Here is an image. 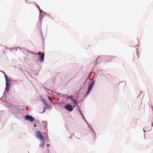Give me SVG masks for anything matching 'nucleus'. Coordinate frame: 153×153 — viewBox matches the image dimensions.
Here are the masks:
<instances>
[{
  "label": "nucleus",
  "instance_id": "1",
  "mask_svg": "<svg viewBox=\"0 0 153 153\" xmlns=\"http://www.w3.org/2000/svg\"><path fill=\"white\" fill-rule=\"evenodd\" d=\"M36 137L41 142L39 146L40 147L43 148L45 144V140L44 135L42 134L39 131H37L36 133Z\"/></svg>",
  "mask_w": 153,
  "mask_h": 153
},
{
  "label": "nucleus",
  "instance_id": "2",
  "mask_svg": "<svg viewBox=\"0 0 153 153\" xmlns=\"http://www.w3.org/2000/svg\"><path fill=\"white\" fill-rule=\"evenodd\" d=\"M94 84V81H93L91 82H89L88 86V89L86 95H88L89 94L92 89L93 87Z\"/></svg>",
  "mask_w": 153,
  "mask_h": 153
},
{
  "label": "nucleus",
  "instance_id": "3",
  "mask_svg": "<svg viewBox=\"0 0 153 153\" xmlns=\"http://www.w3.org/2000/svg\"><path fill=\"white\" fill-rule=\"evenodd\" d=\"M26 120L27 121H30V122H33L34 120V118L30 115H27L25 117Z\"/></svg>",
  "mask_w": 153,
  "mask_h": 153
},
{
  "label": "nucleus",
  "instance_id": "4",
  "mask_svg": "<svg viewBox=\"0 0 153 153\" xmlns=\"http://www.w3.org/2000/svg\"><path fill=\"white\" fill-rule=\"evenodd\" d=\"M65 108L68 111H71L73 110L72 106L70 105H66L65 106Z\"/></svg>",
  "mask_w": 153,
  "mask_h": 153
},
{
  "label": "nucleus",
  "instance_id": "5",
  "mask_svg": "<svg viewBox=\"0 0 153 153\" xmlns=\"http://www.w3.org/2000/svg\"><path fill=\"white\" fill-rule=\"evenodd\" d=\"M44 53H43L41 55L39 58V61L41 62L44 61Z\"/></svg>",
  "mask_w": 153,
  "mask_h": 153
},
{
  "label": "nucleus",
  "instance_id": "6",
  "mask_svg": "<svg viewBox=\"0 0 153 153\" xmlns=\"http://www.w3.org/2000/svg\"><path fill=\"white\" fill-rule=\"evenodd\" d=\"M5 77L6 80V84L7 86H10L9 81L7 79V76L5 74Z\"/></svg>",
  "mask_w": 153,
  "mask_h": 153
},
{
  "label": "nucleus",
  "instance_id": "7",
  "mask_svg": "<svg viewBox=\"0 0 153 153\" xmlns=\"http://www.w3.org/2000/svg\"><path fill=\"white\" fill-rule=\"evenodd\" d=\"M10 86H6L5 91H7V92H8L9 91L10 89Z\"/></svg>",
  "mask_w": 153,
  "mask_h": 153
},
{
  "label": "nucleus",
  "instance_id": "8",
  "mask_svg": "<svg viewBox=\"0 0 153 153\" xmlns=\"http://www.w3.org/2000/svg\"><path fill=\"white\" fill-rule=\"evenodd\" d=\"M36 5L37 7L39 9V10L40 11L41 9H40V8L39 7V6L37 4Z\"/></svg>",
  "mask_w": 153,
  "mask_h": 153
},
{
  "label": "nucleus",
  "instance_id": "9",
  "mask_svg": "<svg viewBox=\"0 0 153 153\" xmlns=\"http://www.w3.org/2000/svg\"><path fill=\"white\" fill-rule=\"evenodd\" d=\"M48 99H49V100H50L51 102H52V101H51V98H50V97H48Z\"/></svg>",
  "mask_w": 153,
  "mask_h": 153
},
{
  "label": "nucleus",
  "instance_id": "10",
  "mask_svg": "<svg viewBox=\"0 0 153 153\" xmlns=\"http://www.w3.org/2000/svg\"><path fill=\"white\" fill-rule=\"evenodd\" d=\"M47 147H48L50 146V145L49 144H47Z\"/></svg>",
  "mask_w": 153,
  "mask_h": 153
},
{
  "label": "nucleus",
  "instance_id": "11",
  "mask_svg": "<svg viewBox=\"0 0 153 153\" xmlns=\"http://www.w3.org/2000/svg\"><path fill=\"white\" fill-rule=\"evenodd\" d=\"M41 54V52H39L38 53V54L39 55H40V54Z\"/></svg>",
  "mask_w": 153,
  "mask_h": 153
},
{
  "label": "nucleus",
  "instance_id": "12",
  "mask_svg": "<svg viewBox=\"0 0 153 153\" xmlns=\"http://www.w3.org/2000/svg\"><path fill=\"white\" fill-rule=\"evenodd\" d=\"M42 100L43 102H45V101L44 100Z\"/></svg>",
  "mask_w": 153,
  "mask_h": 153
},
{
  "label": "nucleus",
  "instance_id": "13",
  "mask_svg": "<svg viewBox=\"0 0 153 153\" xmlns=\"http://www.w3.org/2000/svg\"><path fill=\"white\" fill-rule=\"evenodd\" d=\"M1 47V45H0V47Z\"/></svg>",
  "mask_w": 153,
  "mask_h": 153
}]
</instances>
